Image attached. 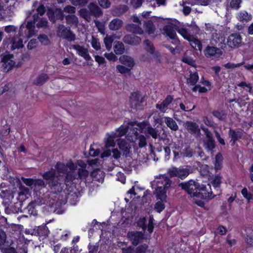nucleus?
I'll return each instance as SVG.
<instances>
[{
	"label": "nucleus",
	"mask_w": 253,
	"mask_h": 253,
	"mask_svg": "<svg viewBox=\"0 0 253 253\" xmlns=\"http://www.w3.org/2000/svg\"><path fill=\"white\" fill-rule=\"evenodd\" d=\"M42 176L43 180L46 181V184L48 185L51 192L56 195L55 198L57 199H53V202L50 201V206L53 208L54 212L58 214H62L64 211L62 209V206L65 205L68 200L70 201L71 204L75 205L76 204L74 201H71L70 197L73 196L76 199L77 198L76 195L70 193L68 194L67 195H66L64 198L62 196L61 199H60L62 186H63V184L62 183L63 175L56 174L55 169L51 168L49 170L42 174Z\"/></svg>",
	"instance_id": "nucleus-1"
},
{
	"label": "nucleus",
	"mask_w": 253,
	"mask_h": 253,
	"mask_svg": "<svg viewBox=\"0 0 253 253\" xmlns=\"http://www.w3.org/2000/svg\"><path fill=\"white\" fill-rule=\"evenodd\" d=\"M172 181L167 176L163 175L157 181L155 194L157 199L165 200L167 199V191L170 187Z\"/></svg>",
	"instance_id": "nucleus-2"
},
{
	"label": "nucleus",
	"mask_w": 253,
	"mask_h": 253,
	"mask_svg": "<svg viewBox=\"0 0 253 253\" xmlns=\"http://www.w3.org/2000/svg\"><path fill=\"white\" fill-rule=\"evenodd\" d=\"M178 186L191 197L197 198L198 195V189L200 186V183L198 181L190 179L188 181L179 183Z\"/></svg>",
	"instance_id": "nucleus-3"
},
{
	"label": "nucleus",
	"mask_w": 253,
	"mask_h": 253,
	"mask_svg": "<svg viewBox=\"0 0 253 253\" xmlns=\"http://www.w3.org/2000/svg\"><path fill=\"white\" fill-rule=\"evenodd\" d=\"M197 198L204 200H209L214 198L216 195L213 194L211 185L210 183L200 184L198 189Z\"/></svg>",
	"instance_id": "nucleus-4"
},
{
	"label": "nucleus",
	"mask_w": 253,
	"mask_h": 253,
	"mask_svg": "<svg viewBox=\"0 0 253 253\" xmlns=\"http://www.w3.org/2000/svg\"><path fill=\"white\" fill-rule=\"evenodd\" d=\"M129 101L131 108L133 109H140L142 107V103L144 98L139 91L132 92L130 93Z\"/></svg>",
	"instance_id": "nucleus-5"
},
{
	"label": "nucleus",
	"mask_w": 253,
	"mask_h": 253,
	"mask_svg": "<svg viewBox=\"0 0 253 253\" xmlns=\"http://www.w3.org/2000/svg\"><path fill=\"white\" fill-rule=\"evenodd\" d=\"M170 177H177L183 180L189 174V170L187 168L172 167L168 170Z\"/></svg>",
	"instance_id": "nucleus-6"
},
{
	"label": "nucleus",
	"mask_w": 253,
	"mask_h": 253,
	"mask_svg": "<svg viewBox=\"0 0 253 253\" xmlns=\"http://www.w3.org/2000/svg\"><path fill=\"white\" fill-rule=\"evenodd\" d=\"M63 11L60 8H50L47 10V15L50 22L54 23L57 20H63L65 15Z\"/></svg>",
	"instance_id": "nucleus-7"
},
{
	"label": "nucleus",
	"mask_w": 253,
	"mask_h": 253,
	"mask_svg": "<svg viewBox=\"0 0 253 253\" xmlns=\"http://www.w3.org/2000/svg\"><path fill=\"white\" fill-rule=\"evenodd\" d=\"M13 57L12 54L4 55L1 59V71L3 72H7L12 69L15 65V62L11 59Z\"/></svg>",
	"instance_id": "nucleus-8"
},
{
	"label": "nucleus",
	"mask_w": 253,
	"mask_h": 253,
	"mask_svg": "<svg viewBox=\"0 0 253 253\" xmlns=\"http://www.w3.org/2000/svg\"><path fill=\"white\" fill-rule=\"evenodd\" d=\"M184 126L187 131L191 134L194 135L197 137L201 136L200 128L196 123L187 121L184 123Z\"/></svg>",
	"instance_id": "nucleus-9"
},
{
	"label": "nucleus",
	"mask_w": 253,
	"mask_h": 253,
	"mask_svg": "<svg viewBox=\"0 0 253 253\" xmlns=\"http://www.w3.org/2000/svg\"><path fill=\"white\" fill-rule=\"evenodd\" d=\"M225 39L224 35L222 33L215 32L212 35L211 43L223 49L226 47L225 43Z\"/></svg>",
	"instance_id": "nucleus-10"
},
{
	"label": "nucleus",
	"mask_w": 253,
	"mask_h": 253,
	"mask_svg": "<svg viewBox=\"0 0 253 253\" xmlns=\"http://www.w3.org/2000/svg\"><path fill=\"white\" fill-rule=\"evenodd\" d=\"M127 237L133 245L137 246L144 238V233L141 231H131L127 233Z\"/></svg>",
	"instance_id": "nucleus-11"
},
{
	"label": "nucleus",
	"mask_w": 253,
	"mask_h": 253,
	"mask_svg": "<svg viewBox=\"0 0 253 253\" xmlns=\"http://www.w3.org/2000/svg\"><path fill=\"white\" fill-rule=\"evenodd\" d=\"M242 38L238 33L231 34L227 39V43L232 48L238 47L242 42Z\"/></svg>",
	"instance_id": "nucleus-12"
},
{
	"label": "nucleus",
	"mask_w": 253,
	"mask_h": 253,
	"mask_svg": "<svg viewBox=\"0 0 253 253\" xmlns=\"http://www.w3.org/2000/svg\"><path fill=\"white\" fill-rule=\"evenodd\" d=\"M222 176L220 173H218L210 179L211 185L216 192V195H220L221 193V184L222 183Z\"/></svg>",
	"instance_id": "nucleus-13"
},
{
	"label": "nucleus",
	"mask_w": 253,
	"mask_h": 253,
	"mask_svg": "<svg viewBox=\"0 0 253 253\" xmlns=\"http://www.w3.org/2000/svg\"><path fill=\"white\" fill-rule=\"evenodd\" d=\"M65 176L63 175V180L62 183L63 184V186H62V192H63L66 194L65 190L67 189L68 186L70 183L73 182V181L76 178L75 172L73 171H67L65 173Z\"/></svg>",
	"instance_id": "nucleus-14"
},
{
	"label": "nucleus",
	"mask_w": 253,
	"mask_h": 253,
	"mask_svg": "<svg viewBox=\"0 0 253 253\" xmlns=\"http://www.w3.org/2000/svg\"><path fill=\"white\" fill-rule=\"evenodd\" d=\"M204 53L208 58L219 57L222 54V51L219 48L208 45L204 51Z\"/></svg>",
	"instance_id": "nucleus-15"
},
{
	"label": "nucleus",
	"mask_w": 253,
	"mask_h": 253,
	"mask_svg": "<svg viewBox=\"0 0 253 253\" xmlns=\"http://www.w3.org/2000/svg\"><path fill=\"white\" fill-rule=\"evenodd\" d=\"M49 230L46 225L39 226L35 228L33 230V234L39 237L41 240H44L48 237Z\"/></svg>",
	"instance_id": "nucleus-16"
},
{
	"label": "nucleus",
	"mask_w": 253,
	"mask_h": 253,
	"mask_svg": "<svg viewBox=\"0 0 253 253\" xmlns=\"http://www.w3.org/2000/svg\"><path fill=\"white\" fill-rule=\"evenodd\" d=\"M124 42L131 45H138L141 42L140 37L134 34H127L125 35L123 38Z\"/></svg>",
	"instance_id": "nucleus-17"
},
{
	"label": "nucleus",
	"mask_w": 253,
	"mask_h": 253,
	"mask_svg": "<svg viewBox=\"0 0 253 253\" xmlns=\"http://www.w3.org/2000/svg\"><path fill=\"white\" fill-rule=\"evenodd\" d=\"M72 47L77 51L79 55L83 57L86 61H89L91 59L87 48H84L79 44H73Z\"/></svg>",
	"instance_id": "nucleus-18"
},
{
	"label": "nucleus",
	"mask_w": 253,
	"mask_h": 253,
	"mask_svg": "<svg viewBox=\"0 0 253 253\" xmlns=\"http://www.w3.org/2000/svg\"><path fill=\"white\" fill-rule=\"evenodd\" d=\"M173 96L170 95H168L165 99L160 104H157L156 108L159 109L161 112L165 113L168 109V107L173 101Z\"/></svg>",
	"instance_id": "nucleus-19"
},
{
	"label": "nucleus",
	"mask_w": 253,
	"mask_h": 253,
	"mask_svg": "<svg viewBox=\"0 0 253 253\" xmlns=\"http://www.w3.org/2000/svg\"><path fill=\"white\" fill-rule=\"evenodd\" d=\"M236 18L240 22L246 23L252 19L253 16L250 13L242 10L237 13Z\"/></svg>",
	"instance_id": "nucleus-20"
},
{
	"label": "nucleus",
	"mask_w": 253,
	"mask_h": 253,
	"mask_svg": "<svg viewBox=\"0 0 253 253\" xmlns=\"http://www.w3.org/2000/svg\"><path fill=\"white\" fill-rule=\"evenodd\" d=\"M126 30L132 34L134 35H142L144 33L143 29L141 28L139 25L131 23L128 24L126 26Z\"/></svg>",
	"instance_id": "nucleus-21"
},
{
	"label": "nucleus",
	"mask_w": 253,
	"mask_h": 253,
	"mask_svg": "<svg viewBox=\"0 0 253 253\" xmlns=\"http://www.w3.org/2000/svg\"><path fill=\"white\" fill-rule=\"evenodd\" d=\"M90 14L96 17H99L102 14V11L101 8L95 3L93 2L90 3L88 5Z\"/></svg>",
	"instance_id": "nucleus-22"
},
{
	"label": "nucleus",
	"mask_w": 253,
	"mask_h": 253,
	"mask_svg": "<svg viewBox=\"0 0 253 253\" xmlns=\"http://www.w3.org/2000/svg\"><path fill=\"white\" fill-rule=\"evenodd\" d=\"M214 117L220 121H225L227 118V112L225 110L220 109L214 110L212 112Z\"/></svg>",
	"instance_id": "nucleus-23"
},
{
	"label": "nucleus",
	"mask_w": 253,
	"mask_h": 253,
	"mask_svg": "<svg viewBox=\"0 0 253 253\" xmlns=\"http://www.w3.org/2000/svg\"><path fill=\"white\" fill-rule=\"evenodd\" d=\"M163 30L166 35L170 39L175 40L177 39L175 30L172 26L166 25L164 27Z\"/></svg>",
	"instance_id": "nucleus-24"
},
{
	"label": "nucleus",
	"mask_w": 253,
	"mask_h": 253,
	"mask_svg": "<svg viewBox=\"0 0 253 253\" xmlns=\"http://www.w3.org/2000/svg\"><path fill=\"white\" fill-rule=\"evenodd\" d=\"M204 146L208 151H212L215 148V142L213 137L206 138L204 140Z\"/></svg>",
	"instance_id": "nucleus-25"
},
{
	"label": "nucleus",
	"mask_w": 253,
	"mask_h": 253,
	"mask_svg": "<svg viewBox=\"0 0 253 253\" xmlns=\"http://www.w3.org/2000/svg\"><path fill=\"white\" fill-rule=\"evenodd\" d=\"M118 146L123 155L127 156L130 153V146L126 140H122L118 142Z\"/></svg>",
	"instance_id": "nucleus-26"
},
{
	"label": "nucleus",
	"mask_w": 253,
	"mask_h": 253,
	"mask_svg": "<svg viewBox=\"0 0 253 253\" xmlns=\"http://www.w3.org/2000/svg\"><path fill=\"white\" fill-rule=\"evenodd\" d=\"M223 158L221 153L218 152L215 156V160L213 164L216 171L220 170L222 168Z\"/></svg>",
	"instance_id": "nucleus-27"
},
{
	"label": "nucleus",
	"mask_w": 253,
	"mask_h": 253,
	"mask_svg": "<svg viewBox=\"0 0 253 253\" xmlns=\"http://www.w3.org/2000/svg\"><path fill=\"white\" fill-rule=\"evenodd\" d=\"M123 21L118 18L113 19L109 24V28L111 30L117 31L119 30L123 25Z\"/></svg>",
	"instance_id": "nucleus-28"
},
{
	"label": "nucleus",
	"mask_w": 253,
	"mask_h": 253,
	"mask_svg": "<svg viewBox=\"0 0 253 253\" xmlns=\"http://www.w3.org/2000/svg\"><path fill=\"white\" fill-rule=\"evenodd\" d=\"M243 135V132L240 131H236L231 128H230L228 131L229 137L234 141H238L239 139L242 138Z\"/></svg>",
	"instance_id": "nucleus-29"
},
{
	"label": "nucleus",
	"mask_w": 253,
	"mask_h": 253,
	"mask_svg": "<svg viewBox=\"0 0 253 253\" xmlns=\"http://www.w3.org/2000/svg\"><path fill=\"white\" fill-rule=\"evenodd\" d=\"M165 123L171 130L177 131L178 129V126L174 120L169 117H165L164 118Z\"/></svg>",
	"instance_id": "nucleus-30"
},
{
	"label": "nucleus",
	"mask_w": 253,
	"mask_h": 253,
	"mask_svg": "<svg viewBox=\"0 0 253 253\" xmlns=\"http://www.w3.org/2000/svg\"><path fill=\"white\" fill-rule=\"evenodd\" d=\"M42 204V203L41 202V201L39 202L38 201H34L30 202L27 206V209L28 210L29 213L33 215L37 214V211L36 210V207L37 206H40Z\"/></svg>",
	"instance_id": "nucleus-31"
},
{
	"label": "nucleus",
	"mask_w": 253,
	"mask_h": 253,
	"mask_svg": "<svg viewBox=\"0 0 253 253\" xmlns=\"http://www.w3.org/2000/svg\"><path fill=\"white\" fill-rule=\"evenodd\" d=\"M191 46L195 50L201 51L202 49V44L201 41L197 38H195L193 36L190 38V40L188 41Z\"/></svg>",
	"instance_id": "nucleus-32"
},
{
	"label": "nucleus",
	"mask_w": 253,
	"mask_h": 253,
	"mask_svg": "<svg viewBox=\"0 0 253 253\" xmlns=\"http://www.w3.org/2000/svg\"><path fill=\"white\" fill-rule=\"evenodd\" d=\"M18 186L19 188L18 191V196L19 198L22 197V199H25L23 197H26L27 195L29 194V190L27 187H25L21 182L19 180L18 183Z\"/></svg>",
	"instance_id": "nucleus-33"
},
{
	"label": "nucleus",
	"mask_w": 253,
	"mask_h": 253,
	"mask_svg": "<svg viewBox=\"0 0 253 253\" xmlns=\"http://www.w3.org/2000/svg\"><path fill=\"white\" fill-rule=\"evenodd\" d=\"M91 175L96 180H97L99 182H102L104 180V173L103 172V171L99 169H97L96 170H94L91 173Z\"/></svg>",
	"instance_id": "nucleus-34"
},
{
	"label": "nucleus",
	"mask_w": 253,
	"mask_h": 253,
	"mask_svg": "<svg viewBox=\"0 0 253 253\" xmlns=\"http://www.w3.org/2000/svg\"><path fill=\"white\" fill-rule=\"evenodd\" d=\"M48 80L49 77L46 74L42 73L37 78L34 84L37 85H42Z\"/></svg>",
	"instance_id": "nucleus-35"
},
{
	"label": "nucleus",
	"mask_w": 253,
	"mask_h": 253,
	"mask_svg": "<svg viewBox=\"0 0 253 253\" xmlns=\"http://www.w3.org/2000/svg\"><path fill=\"white\" fill-rule=\"evenodd\" d=\"M114 50L116 54H122L124 52L125 46L124 44L120 41L114 42Z\"/></svg>",
	"instance_id": "nucleus-36"
},
{
	"label": "nucleus",
	"mask_w": 253,
	"mask_h": 253,
	"mask_svg": "<svg viewBox=\"0 0 253 253\" xmlns=\"http://www.w3.org/2000/svg\"><path fill=\"white\" fill-rule=\"evenodd\" d=\"M144 44H145V50L151 54H154L155 49L151 41L148 39L145 40Z\"/></svg>",
	"instance_id": "nucleus-37"
},
{
	"label": "nucleus",
	"mask_w": 253,
	"mask_h": 253,
	"mask_svg": "<svg viewBox=\"0 0 253 253\" xmlns=\"http://www.w3.org/2000/svg\"><path fill=\"white\" fill-rule=\"evenodd\" d=\"M135 138L138 141L139 148H143L147 145L146 137L142 134H139L138 133L135 134Z\"/></svg>",
	"instance_id": "nucleus-38"
},
{
	"label": "nucleus",
	"mask_w": 253,
	"mask_h": 253,
	"mask_svg": "<svg viewBox=\"0 0 253 253\" xmlns=\"http://www.w3.org/2000/svg\"><path fill=\"white\" fill-rule=\"evenodd\" d=\"M144 25L146 29V32L148 34H153L155 32L156 28L154 23L151 20H148V21L145 22Z\"/></svg>",
	"instance_id": "nucleus-39"
},
{
	"label": "nucleus",
	"mask_w": 253,
	"mask_h": 253,
	"mask_svg": "<svg viewBox=\"0 0 253 253\" xmlns=\"http://www.w3.org/2000/svg\"><path fill=\"white\" fill-rule=\"evenodd\" d=\"M55 168L59 173L65 174L67 171V166L62 162H58L55 165Z\"/></svg>",
	"instance_id": "nucleus-40"
},
{
	"label": "nucleus",
	"mask_w": 253,
	"mask_h": 253,
	"mask_svg": "<svg viewBox=\"0 0 253 253\" xmlns=\"http://www.w3.org/2000/svg\"><path fill=\"white\" fill-rule=\"evenodd\" d=\"M199 75L197 72L191 73L189 78L187 79V83L191 85H194L199 80Z\"/></svg>",
	"instance_id": "nucleus-41"
},
{
	"label": "nucleus",
	"mask_w": 253,
	"mask_h": 253,
	"mask_svg": "<svg viewBox=\"0 0 253 253\" xmlns=\"http://www.w3.org/2000/svg\"><path fill=\"white\" fill-rule=\"evenodd\" d=\"M120 60L123 64H126L128 67L131 68L134 65V62L133 59L128 56L124 55L122 58H120Z\"/></svg>",
	"instance_id": "nucleus-42"
},
{
	"label": "nucleus",
	"mask_w": 253,
	"mask_h": 253,
	"mask_svg": "<svg viewBox=\"0 0 253 253\" xmlns=\"http://www.w3.org/2000/svg\"><path fill=\"white\" fill-rule=\"evenodd\" d=\"M63 32H66L67 35H65V39L69 42L74 41L76 40V35L74 34L70 29L65 28L63 29Z\"/></svg>",
	"instance_id": "nucleus-43"
},
{
	"label": "nucleus",
	"mask_w": 253,
	"mask_h": 253,
	"mask_svg": "<svg viewBox=\"0 0 253 253\" xmlns=\"http://www.w3.org/2000/svg\"><path fill=\"white\" fill-rule=\"evenodd\" d=\"M178 33L180 34L184 39L189 41L192 35H190L185 28H180L177 30Z\"/></svg>",
	"instance_id": "nucleus-44"
},
{
	"label": "nucleus",
	"mask_w": 253,
	"mask_h": 253,
	"mask_svg": "<svg viewBox=\"0 0 253 253\" xmlns=\"http://www.w3.org/2000/svg\"><path fill=\"white\" fill-rule=\"evenodd\" d=\"M165 201H166V200L157 202L154 206V210L159 213L161 212L165 208V205L164 203V202Z\"/></svg>",
	"instance_id": "nucleus-45"
},
{
	"label": "nucleus",
	"mask_w": 253,
	"mask_h": 253,
	"mask_svg": "<svg viewBox=\"0 0 253 253\" xmlns=\"http://www.w3.org/2000/svg\"><path fill=\"white\" fill-rule=\"evenodd\" d=\"M146 222L147 220L145 217H140L137 221V226L145 231L147 229Z\"/></svg>",
	"instance_id": "nucleus-46"
},
{
	"label": "nucleus",
	"mask_w": 253,
	"mask_h": 253,
	"mask_svg": "<svg viewBox=\"0 0 253 253\" xmlns=\"http://www.w3.org/2000/svg\"><path fill=\"white\" fill-rule=\"evenodd\" d=\"M65 18L68 24H76L78 23V18L74 14H69Z\"/></svg>",
	"instance_id": "nucleus-47"
},
{
	"label": "nucleus",
	"mask_w": 253,
	"mask_h": 253,
	"mask_svg": "<svg viewBox=\"0 0 253 253\" xmlns=\"http://www.w3.org/2000/svg\"><path fill=\"white\" fill-rule=\"evenodd\" d=\"M181 153L184 157L191 158L193 156L194 152L193 149L189 146H187L183 150Z\"/></svg>",
	"instance_id": "nucleus-48"
},
{
	"label": "nucleus",
	"mask_w": 253,
	"mask_h": 253,
	"mask_svg": "<svg viewBox=\"0 0 253 253\" xmlns=\"http://www.w3.org/2000/svg\"><path fill=\"white\" fill-rule=\"evenodd\" d=\"M242 0H231L230 7L232 9L238 10L241 7Z\"/></svg>",
	"instance_id": "nucleus-49"
},
{
	"label": "nucleus",
	"mask_w": 253,
	"mask_h": 253,
	"mask_svg": "<svg viewBox=\"0 0 253 253\" xmlns=\"http://www.w3.org/2000/svg\"><path fill=\"white\" fill-rule=\"evenodd\" d=\"M44 180L39 178L34 179V186L36 189L37 188H42L46 186V184L44 181Z\"/></svg>",
	"instance_id": "nucleus-50"
},
{
	"label": "nucleus",
	"mask_w": 253,
	"mask_h": 253,
	"mask_svg": "<svg viewBox=\"0 0 253 253\" xmlns=\"http://www.w3.org/2000/svg\"><path fill=\"white\" fill-rule=\"evenodd\" d=\"M38 39L41 43L44 45H47L50 42L49 38L46 35L44 34L40 35L38 37Z\"/></svg>",
	"instance_id": "nucleus-51"
},
{
	"label": "nucleus",
	"mask_w": 253,
	"mask_h": 253,
	"mask_svg": "<svg viewBox=\"0 0 253 253\" xmlns=\"http://www.w3.org/2000/svg\"><path fill=\"white\" fill-rule=\"evenodd\" d=\"M92 47L96 50H100L101 48L100 44L98 39L93 36L92 37L91 42Z\"/></svg>",
	"instance_id": "nucleus-52"
},
{
	"label": "nucleus",
	"mask_w": 253,
	"mask_h": 253,
	"mask_svg": "<svg viewBox=\"0 0 253 253\" xmlns=\"http://www.w3.org/2000/svg\"><path fill=\"white\" fill-rule=\"evenodd\" d=\"M148 246L146 244H143L136 247L135 253H146V251Z\"/></svg>",
	"instance_id": "nucleus-53"
},
{
	"label": "nucleus",
	"mask_w": 253,
	"mask_h": 253,
	"mask_svg": "<svg viewBox=\"0 0 253 253\" xmlns=\"http://www.w3.org/2000/svg\"><path fill=\"white\" fill-rule=\"evenodd\" d=\"M116 69L118 72L122 74L126 73H129L130 72V69L128 68L123 65H118L116 66Z\"/></svg>",
	"instance_id": "nucleus-54"
},
{
	"label": "nucleus",
	"mask_w": 253,
	"mask_h": 253,
	"mask_svg": "<svg viewBox=\"0 0 253 253\" xmlns=\"http://www.w3.org/2000/svg\"><path fill=\"white\" fill-rule=\"evenodd\" d=\"M147 132L154 139H156L158 137V130L155 128L148 126L147 128Z\"/></svg>",
	"instance_id": "nucleus-55"
},
{
	"label": "nucleus",
	"mask_w": 253,
	"mask_h": 253,
	"mask_svg": "<svg viewBox=\"0 0 253 253\" xmlns=\"http://www.w3.org/2000/svg\"><path fill=\"white\" fill-rule=\"evenodd\" d=\"M241 193L243 196L247 200H248V202H250L253 199V196L252 194L250 192H248V189L246 187H244L241 190Z\"/></svg>",
	"instance_id": "nucleus-56"
},
{
	"label": "nucleus",
	"mask_w": 253,
	"mask_h": 253,
	"mask_svg": "<svg viewBox=\"0 0 253 253\" xmlns=\"http://www.w3.org/2000/svg\"><path fill=\"white\" fill-rule=\"evenodd\" d=\"M154 219L153 216H150L148 221V226H147L148 232L149 233H152L153 232L154 228Z\"/></svg>",
	"instance_id": "nucleus-57"
},
{
	"label": "nucleus",
	"mask_w": 253,
	"mask_h": 253,
	"mask_svg": "<svg viewBox=\"0 0 253 253\" xmlns=\"http://www.w3.org/2000/svg\"><path fill=\"white\" fill-rule=\"evenodd\" d=\"M78 175L80 179H84L88 175V171L85 169L80 168L78 170Z\"/></svg>",
	"instance_id": "nucleus-58"
},
{
	"label": "nucleus",
	"mask_w": 253,
	"mask_h": 253,
	"mask_svg": "<svg viewBox=\"0 0 253 253\" xmlns=\"http://www.w3.org/2000/svg\"><path fill=\"white\" fill-rule=\"evenodd\" d=\"M88 0H71L72 3L75 6H84L87 4Z\"/></svg>",
	"instance_id": "nucleus-59"
},
{
	"label": "nucleus",
	"mask_w": 253,
	"mask_h": 253,
	"mask_svg": "<svg viewBox=\"0 0 253 253\" xmlns=\"http://www.w3.org/2000/svg\"><path fill=\"white\" fill-rule=\"evenodd\" d=\"M113 42V39L111 37H106L104 38V42L107 49L109 50L111 48Z\"/></svg>",
	"instance_id": "nucleus-60"
},
{
	"label": "nucleus",
	"mask_w": 253,
	"mask_h": 253,
	"mask_svg": "<svg viewBox=\"0 0 253 253\" xmlns=\"http://www.w3.org/2000/svg\"><path fill=\"white\" fill-rule=\"evenodd\" d=\"M80 16L85 19L89 18L90 13L86 8H82L79 10Z\"/></svg>",
	"instance_id": "nucleus-61"
},
{
	"label": "nucleus",
	"mask_w": 253,
	"mask_h": 253,
	"mask_svg": "<svg viewBox=\"0 0 253 253\" xmlns=\"http://www.w3.org/2000/svg\"><path fill=\"white\" fill-rule=\"evenodd\" d=\"M36 26L38 28H47L48 27V22L45 19H40L36 24Z\"/></svg>",
	"instance_id": "nucleus-62"
},
{
	"label": "nucleus",
	"mask_w": 253,
	"mask_h": 253,
	"mask_svg": "<svg viewBox=\"0 0 253 253\" xmlns=\"http://www.w3.org/2000/svg\"><path fill=\"white\" fill-rule=\"evenodd\" d=\"M100 6L104 8H107L110 6L111 2L109 0H98Z\"/></svg>",
	"instance_id": "nucleus-63"
},
{
	"label": "nucleus",
	"mask_w": 253,
	"mask_h": 253,
	"mask_svg": "<svg viewBox=\"0 0 253 253\" xmlns=\"http://www.w3.org/2000/svg\"><path fill=\"white\" fill-rule=\"evenodd\" d=\"M117 131L119 132L118 135L119 136H122L126 133L128 131V127L127 126H121L118 128Z\"/></svg>",
	"instance_id": "nucleus-64"
}]
</instances>
